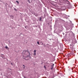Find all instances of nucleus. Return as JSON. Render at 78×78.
I'll return each mask as SVG.
<instances>
[{
	"label": "nucleus",
	"mask_w": 78,
	"mask_h": 78,
	"mask_svg": "<svg viewBox=\"0 0 78 78\" xmlns=\"http://www.w3.org/2000/svg\"><path fill=\"white\" fill-rule=\"evenodd\" d=\"M54 64H53L52 66H51V70H52L53 69V66H54Z\"/></svg>",
	"instance_id": "f03ea898"
},
{
	"label": "nucleus",
	"mask_w": 78,
	"mask_h": 78,
	"mask_svg": "<svg viewBox=\"0 0 78 78\" xmlns=\"http://www.w3.org/2000/svg\"><path fill=\"white\" fill-rule=\"evenodd\" d=\"M41 19H42V18L41 17H40V19H39L40 21H41Z\"/></svg>",
	"instance_id": "39448f33"
},
{
	"label": "nucleus",
	"mask_w": 78,
	"mask_h": 78,
	"mask_svg": "<svg viewBox=\"0 0 78 78\" xmlns=\"http://www.w3.org/2000/svg\"><path fill=\"white\" fill-rule=\"evenodd\" d=\"M44 68H45H45H46V67L45 66H44Z\"/></svg>",
	"instance_id": "f8f14e48"
},
{
	"label": "nucleus",
	"mask_w": 78,
	"mask_h": 78,
	"mask_svg": "<svg viewBox=\"0 0 78 78\" xmlns=\"http://www.w3.org/2000/svg\"><path fill=\"white\" fill-rule=\"evenodd\" d=\"M23 66H24V67H25V66H24V65H23Z\"/></svg>",
	"instance_id": "ddd939ff"
},
{
	"label": "nucleus",
	"mask_w": 78,
	"mask_h": 78,
	"mask_svg": "<svg viewBox=\"0 0 78 78\" xmlns=\"http://www.w3.org/2000/svg\"><path fill=\"white\" fill-rule=\"evenodd\" d=\"M71 48V49H73V48Z\"/></svg>",
	"instance_id": "4468645a"
},
{
	"label": "nucleus",
	"mask_w": 78,
	"mask_h": 78,
	"mask_svg": "<svg viewBox=\"0 0 78 78\" xmlns=\"http://www.w3.org/2000/svg\"><path fill=\"white\" fill-rule=\"evenodd\" d=\"M34 15L36 16H38V15H37V14L36 13L34 14Z\"/></svg>",
	"instance_id": "7ed1b4c3"
},
{
	"label": "nucleus",
	"mask_w": 78,
	"mask_h": 78,
	"mask_svg": "<svg viewBox=\"0 0 78 78\" xmlns=\"http://www.w3.org/2000/svg\"><path fill=\"white\" fill-rule=\"evenodd\" d=\"M25 66H24V67H23L24 69H25Z\"/></svg>",
	"instance_id": "2eb2a0df"
},
{
	"label": "nucleus",
	"mask_w": 78,
	"mask_h": 78,
	"mask_svg": "<svg viewBox=\"0 0 78 78\" xmlns=\"http://www.w3.org/2000/svg\"><path fill=\"white\" fill-rule=\"evenodd\" d=\"M34 53H36V50H34Z\"/></svg>",
	"instance_id": "9d476101"
},
{
	"label": "nucleus",
	"mask_w": 78,
	"mask_h": 78,
	"mask_svg": "<svg viewBox=\"0 0 78 78\" xmlns=\"http://www.w3.org/2000/svg\"><path fill=\"white\" fill-rule=\"evenodd\" d=\"M36 53L35 52H34V54H33V55H36Z\"/></svg>",
	"instance_id": "1a4fd4ad"
},
{
	"label": "nucleus",
	"mask_w": 78,
	"mask_h": 78,
	"mask_svg": "<svg viewBox=\"0 0 78 78\" xmlns=\"http://www.w3.org/2000/svg\"><path fill=\"white\" fill-rule=\"evenodd\" d=\"M25 53V55H26V57H30V52L28 51H23V53Z\"/></svg>",
	"instance_id": "f257e3e1"
},
{
	"label": "nucleus",
	"mask_w": 78,
	"mask_h": 78,
	"mask_svg": "<svg viewBox=\"0 0 78 78\" xmlns=\"http://www.w3.org/2000/svg\"><path fill=\"white\" fill-rule=\"evenodd\" d=\"M37 44L38 45H39V41L37 42Z\"/></svg>",
	"instance_id": "6e6552de"
},
{
	"label": "nucleus",
	"mask_w": 78,
	"mask_h": 78,
	"mask_svg": "<svg viewBox=\"0 0 78 78\" xmlns=\"http://www.w3.org/2000/svg\"><path fill=\"white\" fill-rule=\"evenodd\" d=\"M16 3H17L18 5H19V2L18 1H16Z\"/></svg>",
	"instance_id": "0eeeda50"
},
{
	"label": "nucleus",
	"mask_w": 78,
	"mask_h": 78,
	"mask_svg": "<svg viewBox=\"0 0 78 78\" xmlns=\"http://www.w3.org/2000/svg\"><path fill=\"white\" fill-rule=\"evenodd\" d=\"M28 2L29 3H30V1L29 0H28Z\"/></svg>",
	"instance_id": "423d86ee"
},
{
	"label": "nucleus",
	"mask_w": 78,
	"mask_h": 78,
	"mask_svg": "<svg viewBox=\"0 0 78 78\" xmlns=\"http://www.w3.org/2000/svg\"><path fill=\"white\" fill-rule=\"evenodd\" d=\"M11 64H12V63H11Z\"/></svg>",
	"instance_id": "dca6fc26"
},
{
	"label": "nucleus",
	"mask_w": 78,
	"mask_h": 78,
	"mask_svg": "<svg viewBox=\"0 0 78 78\" xmlns=\"http://www.w3.org/2000/svg\"><path fill=\"white\" fill-rule=\"evenodd\" d=\"M5 48L7 49V48H8V47H7V46H5Z\"/></svg>",
	"instance_id": "9b49d317"
},
{
	"label": "nucleus",
	"mask_w": 78,
	"mask_h": 78,
	"mask_svg": "<svg viewBox=\"0 0 78 78\" xmlns=\"http://www.w3.org/2000/svg\"><path fill=\"white\" fill-rule=\"evenodd\" d=\"M10 17H11V18H12V19H13V16H12V15H11V16H10Z\"/></svg>",
	"instance_id": "20e7f679"
}]
</instances>
